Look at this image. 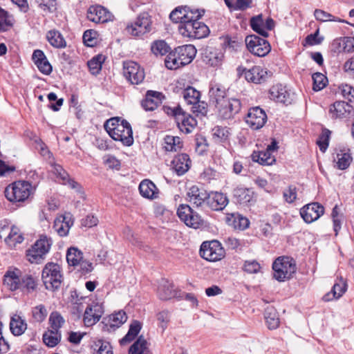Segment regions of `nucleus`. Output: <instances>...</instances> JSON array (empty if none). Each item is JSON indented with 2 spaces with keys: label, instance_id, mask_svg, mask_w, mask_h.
<instances>
[{
  "label": "nucleus",
  "instance_id": "f257e3e1",
  "mask_svg": "<svg viewBox=\"0 0 354 354\" xmlns=\"http://www.w3.org/2000/svg\"><path fill=\"white\" fill-rule=\"evenodd\" d=\"M204 10L192 9L189 7L178 6L169 15L170 19L179 24L178 30L183 37L190 39H199L207 37L209 29L199 19L203 15Z\"/></svg>",
  "mask_w": 354,
  "mask_h": 354
},
{
  "label": "nucleus",
  "instance_id": "f03ea898",
  "mask_svg": "<svg viewBox=\"0 0 354 354\" xmlns=\"http://www.w3.org/2000/svg\"><path fill=\"white\" fill-rule=\"evenodd\" d=\"M104 129L114 140L120 141L126 146L133 145L132 129L127 120H120L116 118H111L105 122Z\"/></svg>",
  "mask_w": 354,
  "mask_h": 354
},
{
  "label": "nucleus",
  "instance_id": "7ed1b4c3",
  "mask_svg": "<svg viewBox=\"0 0 354 354\" xmlns=\"http://www.w3.org/2000/svg\"><path fill=\"white\" fill-rule=\"evenodd\" d=\"M35 187L26 180H17L8 185L4 191L8 201L12 203H24L34 194Z\"/></svg>",
  "mask_w": 354,
  "mask_h": 354
},
{
  "label": "nucleus",
  "instance_id": "20e7f679",
  "mask_svg": "<svg viewBox=\"0 0 354 354\" xmlns=\"http://www.w3.org/2000/svg\"><path fill=\"white\" fill-rule=\"evenodd\" d=\"M273 277L278 281L290 279L296 272L295 260L289 257H279L272 263Z\"/></svg>",
  "mask_w": 354,
  "mask_h": 354
},
{
  "label": "nucleus",
  "instance_id": "39448f33",
  "mask_svg": "<svg viewBox=\"0 0 354 354\" xmlns=\"http://www.w3.org/2000/svg\"><path fill=\"white\" fill-rule=\"evenodd\" d=\"M41 278L47 290L54 291L58 289L62 282L60 266L57 263H47L42 270Z\"/></svg>",
  "mask_w": 354,
  "mask_h": 354
},
{
  "label": "nucleus",
  "instance_id": "423d86ee",
  "mask_svg": "<svg viewBox=\"0 0 354 354\" xmlns=\"http://www.w3.org/2000/svg\"><path fill=\"white\" fill-rule=\"evenodd\" d=\"M152 26L151 17L148 12H144L137 17L134 22L127 26L126 31L132 36L141 37L151 32Z\"/></svg>",
  "mask_w": 354,
  "mask_h": 354
},
{
  "label": "nucleus",
  "instance_id": "0eeeda50",
  "mask_svg": "<svg viewBox=\"0 0 354 354\" xmlns=\"http://www.w3.org/2000/svg\"><path fill=\"white\" fill-rule=\"evenodd\" d=\"M52 240L46 236H41L30 249L27 250L28 260L32 263H39L49 252Z\"/></svg>",
  "mask_w": 354,
  "mask_h": 354
},
{
  "label": "nucleus",
  "instance_id": "6e6552de",
  "mask_svg": "<svg viewBox=\"0 0 354 354\" xmlns=\"http://www.w3.org/2000/svg\"><path fill=\"white\" fill-rule=\"evenodd\" d=\"M200 254L203 259L214 262L221 260L225 257V252L219 241L213 240L202 243Z\"/></svg>",
  "mask_w": 354,
  "mask_h": 354
},
{
  "label": "nucleus",
  "instance_id": "1a4fd4ad",
  "mask_svg": "<svg viewBox=\"0 0 354 354\" xmlns=\"http://www.w3.org/2000/svg\"><path fill=\"white\" fill-rule=\"evenodd\" d=\"M245 41L248 50L258 57L266 56L271 50L270 45L266 39L254 35L247 36Z\"/></svg>",
  "mask_w": 354,
  "mask_h": 354
},
{
  "label": "nucleus",
  "instance_id": "9d476101",
  "mask_svg": "<svg viewBox=\"0 0 354 354\" xmlns=\"http://www.w3.org/2000/svg\"><path fill=\"white\" fill-rule=\"evenodd\" d=\"M177 214L179 218L188 227L197 229L203 224L201 216L188 205H180L177 209Z\"/></svg>",
  "mask_w": 354,
  "mask_h": 354
},
{
  "label": "nucleus",
  "instance_id": "9b49d317",
  "mask_svg": "<svg viewBox=\"0 0 354 354\" xmlns=\"http://www.w3.org/2000/svg\"><path fill=\"white\" fill-rule=\"evenodd\" d=\"M104 313L102 303L92 302L85 308L82 315L83 322L86 327H90L97 323Z\"/></svg>",
  "mask_w": 354,
  "mask_h": 354
},
{
  "label": "nucleus",
  "instance_id": "f8f14e48",
  "mask_svg": "<svg viewBox=\"0 0 354 354\" xmlns=\"http://www.w3.org/2000/svg\"><path fill=\"white\" fill-rule=\"evenodd\" d=\"M219 115L223 119H230L237 114L241 109V103L239 99L234 97H227L224 102H221L216 107Z\"/></svg>",
  "mask_w": 354,
  "mask_h": 354
},
{
  "label": "nucleus",
  "instance_id": "ddd939ff",
  "mask_svg": "<svg viewBox=\"0 0 354 354\" xmlns=\"http://www.w3.org/2000/svg\"><path fill=\"white\" fill-rule=\"evenodd\" d=\"M124 75L132 84H139L145 79L144 69L136 62L129 61L124 63Z\"/></svg>",
  "mask_w": 354,
  "mask_h": 354
},
{
  "label": "nucleus",
  "instance_id": "4468645a",
  "mask_svg": "<svg viewBox=\"0 0 354 354\" xmlns=\"http://www.w3.org/2000/svg\"><path fill=\"white\" fill-rule=\"evenodd\" d=\"M267 121V115L259 106L250 108L248 111L245 122L254 130L261 129Z\"/></svg>",
  "mask_w": 354,
  "mask_h": 354
},
{
  "label": "nucleus",
  "instance_id": "2eb2a0df",
  "mask_svg": "<svg viewBox=\"0 0 354 354\" xmlns=\"http://www.w3.org/2000/svg\"><path fill=\"white\" fill-rule=\"evenodd\" d=\"M238 71L241 74H244L248 82L254 84H261L266 82L268 77L267 69L260 66H254L250 69L239 67Z\"/></svg>",
  "mask_w": 354,
  "mask_h": 354
},
{
  "label": "nucleus",
  "instance_id": "dca6fc26",
  "mask_svg": "<svg viewBox=\"0 0 354 354\" xmlns=\"http://www.w3.org/2000/svg\"><path fill=\"white\" fill-rule=\"evenodd\" d=\"M324 213V207L319 203L307 204L300 209L301 216L307 223L317 221Z\"/></svg>",
  "mask_w": 354,
  "mask_h": 354
},
{
  "label": "nucleus",
  "instance_id": "f3484780",
  "mask_svg": "<svg viewBox=\"0 0 354 354\" xmlns=\"http://www.w3.org/2000/svg\"><path fill=\"white\" fill-rule=\"evenodd\" d=\"M51 171L57 176L60 183L64 185H68L76 192L81 191V185L73 178H70L68 174L59 164L55 162H50Z\"/></svg>",
  "mask_w": 354,
  "mask_h": 354
},
{
  "label": "nucleus",
  "instance_id": "a211bd4d",
  "mask_svg": "<svg viewBox=\"0 0 354 354\" xmlns=\"http://www.w3.org/2000/svg\"><path fill=\"white\" fill-rule=\"evenodd\" d=\"M269 94L270 98L277 102L289 104L293 100L292 94L281 84L272 86L270 89Z\"/></svg>",
  "mask_w": 354,
  "mask_h": 354
},
{
  "label": "nucleus",
  "instance_id": "6ab92c4d",
  "mask_svg": "<svg viewBox=\"0 0 354 354\" xmlns=\"http://www.w3.org/2000/svg\"><path fill=\"white\" fill-rule=\"evenodd\" d=\"M87 18L94 23H105L111 18V14L101 6H92L87 12Z\"/></svg>",
  "mask_w": 354,
  "mask_h": 354
},
{
  "label": "nucleus",
  "instance_id": "aec40b11",
  "mask_svg": "<svg viewBox=\"0 0 354 354\" xmlns=\"http://www.w3.org/2000/svg\"><path fill=\"white\" fill-rule=\"evenodd\" d=\"M208 193L196 185L189 187L187 192V201L196 207H201L207 202Z\"/></svg>",
  "mask_w": 354,
  "mask_h": 354
},
{
  "label": "nucleus",
  "instance_id": "412c9836",
  "mask_svg": "<svg viewBox=\"0 0 354 354\" xmlns=\"http://www.w3.org/2000/svg\"><path fill=\"white\" fill-rule=\"evenodd\" d=\"M73 225V220L71 214H65L56 218L54 221L53 228L60 236L68 234L71 227Z\"/></svg>",
  "mask_w": 354,
  "mask_h": 354
},
{
  "label": "nucleus",
  "instance_id": "4be33fe9",
  "mask_svg": "<svg viewBox=\"0 0 354 354\" xmlns=\"http://www.w3.org/2000/svg\"><path fill=\"white\" fill-rule=\"evenodd\" d=\"M207 204L212 210L221 211L228 204V198L221 192H212L208 194Z\"/></svg>",
  "mask_w": 354,
  "mask_h": 354
},
{
  "label": "nucleus",
  "instance_id": "5701e85b",
  "mask_svg": "<svg viewBox=\"0 0 354 354\" xmlns=\"http://www.w3.org/2000/svg\"><path fill=\"white\" fill-rule=\"evenodd\" d=\"M162 98L163 95L161 93L148 91L141 105L145 111H153L162 103Z\"/></svg>",
  "mask_w": 354,
  "mask_h": 354
},
{
  "label": "nucleus",
  "instance_id": "b1692460",
  "mask_svg": "<svg viewBox=\"0 0 354 354\" xmlns=\"http://www.w3.org/2000/svg\"><path fill=\"white\" fill-rule=\"evenodd\" d=\"M21 277V271L18 269L8 270L3 277V284L11 291L19 290Z\"/></svg>",
  "mask_w": 354,
  "mask_h": 354
},
{
  "label": "nucleus",
  "instance_id": "393cba45",
  "mask_svg": "<svg viewBox=\"0 0 354 354\" xmlns=\"http://www.w3.org/2000/svg\"><path fill=\"white\" fill-rule=\"evenodd\" d=\"M190 162L189 156L181 153L174 157L171 162V167L178 176H182L189 169Z\"/></svg>",
  "mask_w": 354,
  "mask_h": 354
},
{
  "label": "nucleus",
  "instance_id": "a878e982",
  "mask_svg": "<svg viewBox=\"0 0 354 354\" xmlns=\"http://www.w3.org/2000/svg\"><path fill=\"white\" fill-rule=\"evenodd\" d=\"M127 319L126 313L123 310H120L115 313H113L106 317H104L102 323L106 327H109L111 329H115L122 326Z\"/></svg>",
  "mask_w": 354,
  "mask_h": 354
},
{
  "label": "nucleus",
  "instance_id": "bb28decb",
  "mask_svg": "<svg viewBox=\"0 0 354 354\" xmlns=\"http://www.w3.org/2000/svg\"><path fill=\"white\" fill-rule=\"evenodd\" d=\"M352 106L348 102L344 101H337L330 106L329 113L331 118H345L351 111Z\"/></svg>",
  "mask_w": 354,
  "mask_h": 354
},
{
  "label": "nucleus",
  "instance_id": "cd10ccee",
  "mask_svg": "<svg viewBox=\"0 0 354 354\" xmlns=\"http://www.w3.org/2000/svg\"><path fill=\"white\" fill-rule=\"evenodd\" d=\"M178 59H180L181 63H184L185 65L189 64L195 57L196 54V49L194 45L188 44L181 46H178L175 49Z\"/></svg>",
  "mask_w": 354,
  "mask_h": 354
},
{
  "label": "nucleus",
  "instance_id": "c85d7f7f",
  "mask_svg": "<svg viewBox=\"0 0 354 354\" xmlns=\"http://www.w3.org/2000/svg\"><path fill=\"white\" fill-rule=\"evenodd\" d=\"M139 191L141 196L148 199H154L158 197V189L150 180L145 179L139 185Z\"/></svg>",
  "mask_w": 354,
  "mask_h": 354
},
{
  "label": "nucleus",
  "instance_id": "c756f323",
  "mask_svg": "<svg viewBox=\"0 0 354 354\" xmlns=\"http://www.w3.org/2000/svg\"><path fill=\"white\" fill-rule=\"evenodd\" d=\"M176 123L180 131L185 133L192 132L197 124L196 119L185 113L182 115V117H178V120Z\"/></svg>",
  "mask_w": 354,
  "mask_h": 354
},
{
  "label": "nucleus",
  "instance_id": "7c9ffc66",
  "mask_svg": "<svg viewBox=\"0 0 354 354\" xmlns=\"http://www.w3.org/2000/svg\"><path fill=\"white\" fill-rule=\"evenodd\" d=\"M209 101L213 103L216 107L228 97L225 88L218 84L212 86L209 88Z\"/></svg>",
  "mask_w": 354,
  "mask_h": 354
},
{
  "label": "nucleus",
  "instance_id": "2f4dec72",
  "mask_svg": "<svg viewBox=\"0 0 354 354\" xmlns=\"http://www.w3.org/2000/svg\"><path fill=\"white\" fill-rule=\"evenodd\" d=\"M226 222L228 225L236 230H243L249 227V220L239 214H230L226 216Z\"/></svg>",
  "mask_w": 354,
  "mask_h": 354
},
{
  "label": "nucleus",
  "instance_id": "473e14b6",
  "mask_svg": "<svg viewBox=\"0 0 354 354\" xmlns=\"http://www.w3.org/2000/svg\"><path fill=\"white\" fill-rule=\"evenodd\" d=\"M27 328V324L24 319L18 315H14L10 322V329L15 336L22 335Z\"/></svg>",
  "mask_w": 354,
  "mask_h": 354
},
{
  "label": "nucleus",
  "instance_id": "72a5a7b5",
  "mask_svg": "<svg viewBox=\"0 0 354 354\" xmlns=\"http://www.w3.org/2000/svg\"><path fill=\"white\" fill-rule=\"evenodd\" d=\"M158 295L162 300H167L175 296L173 286L169 281L161 279L158 288Z\"/></svg>",
  "mask_w": 354,
  "mask_h": 354
},
{
  "label": "nucleus",
  "instance_id": "f704fd0d",
  "mask_svg": "<svg viewBox=\"0 0 354 354\" xmlns=\"http://www.w3.org/2000/svg\"><path fill=\"white\" fill-rule=\"evenodd\" d=\"M37 287V280L30 274H24L21 277V283L19 290L23 292L30 293L36 290Z\"/></svg>",
  "mask_w": 354,
  "mask_h": 354
},
{
  "label": "nucleus",
  "instance_id": "c9c22d12",
  "mask_svg": "<svg viewBox=\"0 0 354 354\" xmlns=\"http://www.w3.org/2000/svg\"><path fill=\"white\" fill-rule=\"evenodd\" d=\"M46 39L50 44L56 48H63L66 46V40L58 30H49L46 34Z\"/></svg>",
  "mask_w": 354,
  "mask_h": 354
},
{
  "label": "nucleus",
  "instance_id": "e433bc0d",
  "mask_svg": "<svg viewBox=\"0 0 354 354\" xmlns=\"http://www.w3.org/2000/svg\"><path fill=\"white\" fill-rule=\"evenodd\" d=\"M252 160L261 165H270L275 162L273 154L268 150L254 151L252 154Z\"/></svg>",
  "mask_w": 354,
  "mask_h": 354
},
{
  "label": "nucleus",
  "instance_id": "4c0bfd02",
  "mask_svg": "<svg viewBox=\"0 0 354 354\" xmlns=\"http://www.w3.org/2000/svg\"><path fill=\"white\" fill-rule=\"evenodd\" d=\"M268 328L270 330L276 329L279 326V318L277 312L273 307H268L264 313Z\"/></svg>",
  "mask_w": 354,
  "mask_h": 354
},
{
  "label": "nucleus",
  "instance_id": "58836bf2",
  "mask_svg": "<svg viewBox=\"0 0 354 354\" xmlns=\"http://www.w3.org/2000/svg\"><path fill=\"white\" fill-rule=\"evenodd\" d=\"M91 348L94 354H113L110 343L101 339L93 340Z\"/></svg>",
  "mask_w": 354,
  "mask_h": 354
},
{
  "label": "nucleus",
  "instance_id": "ea45409f",
  "mask_svg": "<svg viewBox=\"0 0 354 354\" xmlns=\"http://www.w3.org/2000/svg\"><path fill=\"white\" fill-rule=\"evenodd\" d=\"M346 290V283L343 280L335 283L332 288L330 292L324 295V299L326 301H329L332 299H339Z\"/></svg>",
  "mask_w": 354,
  "mask_h": 354
},
{
  "label": "nucleus",
  "instance_id": "a19ab883",
  "mask_svg": "<svg viewBox=\"0 0 354 354\" xmlns=\"http://www.w3.org/2000/svg\"><path fill=\"white\" fill-rule=\"evenodd\" d=\"M252 192L248 188L236 187L233 191V196L238 203L247 204L252 198Z\"/></svg>",
  "mask_w": 354,
  "mask_h": 354
},
{
  "label": "nucleus",
  "instance_id": "79ce46f5",
  "mask_svg": "<svg viewBox=\"0 0 354 354\" xmlns=\"http://www.w3.org/2000/svg\"><path fill=\"white\" fill-rule=\"evenodd\" d=\"M61 332L48 329L43 335V342L48 347H54L61 340Z\"/></svg>",
  "mask_w": 354,
  "mask_h": 354
},
{
  "label": "nucleus",
  "instance_id": "37998d69",
  "mask_svg": "<svg viewBox=\"0 0 354 354\" xmlns=\"http://www.w3.org/2000/svg\"><path fill=\"white\" fill-rule=\"evenodd\" d=\"M23 241L24 237L16 227H11L5 237V242L11 248L15 247L17 243H21Z\"/></svg>",
  "mask_w": 354,
  "mask_h": 354
},
{
  "label": "nucleus",
  "instance_id": "c03bdc74",
  "mask_svg": "<svg viewBox=\"0 0 354 354\" xmlns=\"http://www.w3.org/2000/svg\"><path fill=\"white\" fill-rule=\"evenodd\" d=\"M164 144V147L167 151H176L183 147L181 139L178 136H166Z\"/></svg>",
  "mask_w": 354,
  "mask_h": 354
},
{
  "label": "nucleus",
  "instance_id": "a18cd8bd",
  "mask_svg": "<svg viewBox=\"0 0 354 354\" xmlns=\"http://www.w3.org/2000/svg\"><path fill=\"white\" fill-rule=\"evenodd\" d=\"M129 353V354H147L148 348L147 340L142 336H140L131 346Z\"/></svg>",
  "mask_w": 354,
  "mask_h": 354
},
{
  "label": "nucleus",
  "instance_id": "49530a36",
  "mask_svg": "<svg viewBox=\"0 0 354 354\" xmlns=\"http://www.w3.org/2000/svg\"><path fill=\"white\" fill-rule=\"evenodd\" d=\"M15 19L12 15L0 7V31H6L13 26Z\"/></svg>",
  "mask_w": 354,
  "mask_h": 354
},
{
  "label": "nucleus",
  "instance_id": "de8ad7c7",
  "mask_svg": "<svg viewBox=\"0 0 354 354\" xmlns=\"http://www.w3.org/2000/svg\"><path fill=\"white\" fill-rule=\"evenodd\" d=\"M334 162L338 169L344 170L350 165L352 162V157L349 153L340 151L334 157Z\"/></svg>",
  "mask_w": 354,
  "mask_h": 354
},
{
  "label": "nucleus",
  "instance_id": "09e8293b",
  "mask_svg": "<svg viewBox=\"0 0 354 354\" xmlns=\"http://www.w3.org/2000/svg\"><path fill=\"white\" fill-rule=\"evenodd\" d=\"M50 329L60 331V328L65 324V319L57 311H53L50 314L48 319Z\"/></svg>",
  "mask_w": 354,
  "mask_h": 354
},
{
  "label": "nucleus",
  "instance_id": "8fccbe9b",
  "mask_svg": "<svg viewBox=\"0 0 354 354\" xmlns=\"http://www.w3.org/2000/svg\"><path fill=\"white\" fill-rule=\"evenodd\" d=\"M105 61V56L99 54L93 57L90 61L88 62L87 65L90 72L93 75H97L102 70V65Z\"/></svg>",
  "mask_w": 354,
  "mask_h": 354
},
{
  "label": "nucleus",
  "instance_id": "3c124183",
  "mask_svg": "<svg viewBox=\"0 0 354 354\" xmlns=\"http://www.w3.org/2000/svg\"><path fill=\"white\" fill-rule=\"evenodd\" d=\"M83 259L82 252L76 248H70L66 253V260L69 266H77Z\"/></svg>",
  "mask_w": 354,
  "mask_h": 354
},
{
  "label": "nucleus",
  "instance_id": "603ef678",
  "mask_svg": "<svg viewBox=\"0 0 354 354\" xmlns=\"http://www.w3.org/2000/svg\"><path fill=\"white\" fill-rule=\"evenodd\" d=\"M212 136L215 142H225L229 139V129L226 127L216 126L212 129Z\"/></svg>",
  "mask_w": 354,
  "mask_h": 354
},
{
  "label": "nucleus",
  "instance_id": "864d4df0",
  "mask_svg": "<svg viewBox=\"0 0 354 354\" xmlns=\"http://www.w3.org/2000/svg\"><path fill=\"white\" fill-rule=\"evenodd\" d=\"M314 15L317 20L322 22L337 21L340 23H347L345 20L341 19L340 18L335 17L331 14L320 9H316L314 12Z\"/></svg>",
  "mask_w": 354,
  "mask_h": 354
},
{
  "label": "nucleus",
  "instance_id": "5fc2aeb1",
  "mask_svg": "<svg viewBox=\"0 0 354 354\" xmlns=\"http://www.w3.org/2000/svg\"><path fill=\"white\" fill-rule=\"evenodd\" d=\"M141 329V324L138 321H134L129 327L127 334L120 340L122 344L130 342L139 333Z\"/></svg>",
  "mask_w": 354,
  "mask_h": 354
},
{
  "label": "nucleus",
  "instance_id": "6e6d98bb",
  "mask_svg": "<svg viewBox=\"0 0 354 354\" xmlns=\"http://www.w3.org/2000/svg\"><path fill=\"white\" fill-rule=\"evenodd\" d=\"M151 50L156 56H162L170 50V47L164 40H158L152 43Z\"/></svg>",
  "mask_w": 354,
  "mask_h": 354
},
{
  "label": "nucleus",
  "instance_id": "4d7b16f0",
  "mask_svg": "<svg viewBox=\"0 0 354 354\" xmlns=\"http://www.w3.org/2000/svg\"><path fill=\"white\" fill-rule=\"evenodd\" d=\"M183 95L186 102L190 105L197 102L201 96L200 92L192 86L185 88L183 91Z\"/></svg>",
  "mask_w": 354,
  "mask_h": 354
},
{
  "label": "nucleus",
  "instance_id": "13d9d810",
  "mask_svg": "<svg viewBox=\"0 0 354 354\" xmlns=\"http://www.w3.org/2000/svg\"><path fill=\"white\" fill-rule=\"evenodd\" d=\"M313 80V88L315 91H319L323 89L327 82L326 77L321 73H315L312 76Z\"/></svg>",
  "mask_w": 354,
  "mask_h": 354
},
{
  "label": "nucleus",
  "instance_id": "bf43d9fd",
  "mask_svg": "<svg viewBox=\"0 0 354 354\" xmlns=\"http://www.w3.org/2000/svg\"><path fill=\"white\" fill-rule=\"evenodd\" d=\"M180 60L177 53L175 52L174 54H169L165 59V66L170 70L177 69L185 66L184 63H181Z\"/></svg>",
  "mask_w": 354,
  "mask_h": 354
},
{
  "label": "nucleus",
  "instance_id": "052dcab7",
  "mask_svg": "<svg viewBox=\"0 0 354 354\" xmlns=\"http://www.w3.org/2000/svg\"><path fill=\"white\" fill-rule=\"evenodd\" d=\"M32 313L33 318L38 322H43L48 315L47 310L43 304L34 307Z\"/></svg>",
  "mask_w": 354,
  "mask_h": 354
},
{
  "label": "nucleus",
  "instance_id": "680f3d73",
  "mask_svg": "<svg viewBox=\"0 0 354 354\" xmlns=\"http://www.w3.org/2000/svg\"><path fill=\"white\" fill-rule=\"evenodd\" d=\"M35 1L44 12H53L56 10V0H35Z\"/></svg>",
  "mask_w": 354,
  "mask_h": 354
},
{
  "label": "nucleus",
  "instance_id": "e2e57ef3",
  "mask_svg": "<svg viewBox=\"0 0 354 354\" xmlns=\"http://www.w3.org/2000/svg\"><path fill=\"white\" fill-rule=\"evenodd\" d=\"M157 319L159 322V326L165 330L170 320V313L167 310L159 312L157 314Z\"/></svg>",
  "mask_w": 354,
  "mask_h": 354
},
{
  "label": "nucleus",
  "instance_id": "0e129e2a",
  "mask_svg": "<svg viewBox=\"0 0 354 354\" xmlns=\"http://www.w3.org/2000/svg\"><path fill=\"white\" fill-rule=\"evenodd\" d=\"M285 201L291 203H293L297 198V189L295 186L290 185L283 191V193Z\"/></svg>",
  "mask_w": 354,
  "mask_h": 354
},
{
  "label": "nucleus",
  "instance_id": "69168bd1",
  "mask_svg": "<svg viewBox=\"0 0 354 354\" xmlns=\"http://www.w3.org/2000/svg\"><path fill=\"white\" fill-rule=\"evenodd\" d=\"M207 103L203 101H200V99L197 102L192 104L191 110L193 113H196L197 115H205L207 113Z\"/></svg>",
  "mask_w": 354,
  "mask_h": 354
},
{
  "label": "nucleus",
  "instance_id": "338daca9",
  "mask_svg": "<svg viewBox=\"0 0 354 354\" xmlns=\"http://www.w3.org/2000/svg\"><path fill=\"white\" fill-rule=\"evenodd\" d=\"M95 35L96 32L92 30H87L84 32L83 41L87 46H94L95 45Z\"/></svg>",
  "mask_w": 354,
  "mask_h": 354
},
{
  "label": "nucleus",
  "instance_id": "774afa93",
  "mask_svg": "<svg viewBox=\"0 0 354 354\" xmlns=\"http://www.w3.org/2000/svg\"><path fill=\"white\" fill-rule=\"evenodd\" d=\"M261 269L260 264L257 261H245L243 270L250 274L257 273Z\"/></svg>",
  "mask_w": 354,
  "mask_h": 354
}]
</instances>
